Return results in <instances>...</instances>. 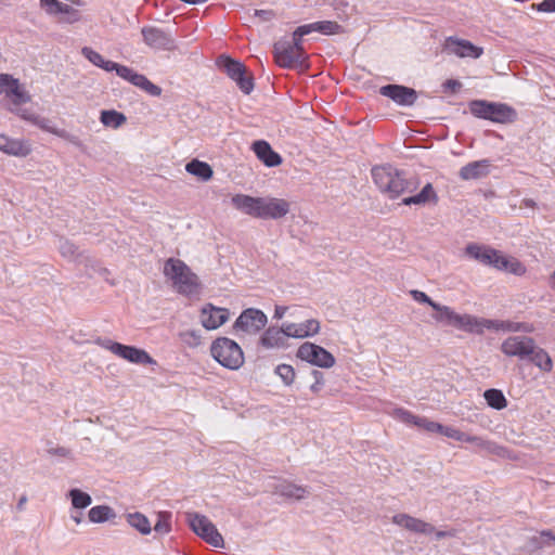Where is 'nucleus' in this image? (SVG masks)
I'll return each mask as SVG.
<instances>
[{"mask_svg":"<svg viewBox=\"0 0 555 555\" xmlns=\"http://www.w3.org/2000/svg\"><path fill=\"white\" fill-rule=\"evenodd\" d=\"M216 63L221 70L236 82L242 92L249 94L253 91V76L247 72V68L243 63L225 55H220Z\"/></svg>","mask_w":555,"mask_h":555,"instance_id":"nucleus-10","label":"nucleus"},{"mask_svg":"<svg viewBox=\"0 0 555 555\" xmlns=\"http://www.w3.org/2000/svg\"><path fill=\"white\" fill-rule=\"evenodd\" d=\"M287 335L284 332V323L280 328L269 327L260 337V344L264 348H284L286 347Z\"/></svg>","mask_w":555,"mask_h":555,"instance_id":"nucleus-29","label":"nucleus"},{"mask_svg":"<svg viewBox=\"0 0 555 555\" xmlns=\"http://www.w3.org/2000/svg\"><path fill=\"white\" fill-rule=\"evenodd\" d=\"M465 254L482 264L509 272L517 276H522L527 272L526 266L517 258L505 256L500 250L487 245L470 243L466 246Z\"/></svg>","mask_w":555,"mask_h":555,"instance_id":"nucleus-3","label":"nucleus"},{"mask_svg":"<svg viewBox=\"0 0 555 555\" xmlns=\"http://www.w3.org/2000/svg\"><path fill=\"white\" fill-rule=\"evenodd\" d=\"M141 33L144 42L153 49L170 51L176 48L175 40L157 27H143Z\"/></svg>","mask_w":555,"mask_h":555,"instance_id":"nucleus-20","label":"nucleus"},{"mask_svg":"<svg viewBox=\"0 0 555 555\" xmlns=\"http://www.w3.org/2000/svg\"><path fill=\"white\" fill-rule=\"evenodd\" d=\"M253 151L256 156L268 167H275L282 164V157L272 150L270 144L263 140L253 143Z\"/></svg>","mask_w":555,"mask_h":555,"instance_id":"nucleus-26","label":"nucleus"},{"mask_svg":"<svg viewBox=\"0 0 555 555\" xmlns=\"http://www.w3.org/2000/svg\"><path fill=\"white\" fill-rule=\"evenodd\" d=\"M231 202L237 210L257 219H281L291 210L289 202L278 197L235 194Z\"/></svg>","mask_w":555,"mask_h":555,"instance_id":"nucleus-2","label":"nucleus"},{"mask_svg":"<svg viewBox=\"0 0 555 555\" xmlns=\"http://www.w3.org/2000/svg\"><path fill=\"white\" fill-rule=\"evenodd\" d=\"M540 12H555V0H543L537 5Z\"/></svg>","mask_w":555,"mask_h":555,"instance_id":"nucleus-52","label":"nucleus"},{"mask_svg":"<svg viewBox=\"0 0 555 555\" xmlns=\"http://www.w3.org/2000/svg\"><path fill=\"white\" fill-rule=\"evenodd\" d=\"M371 176L377 189L390 199H396L405 192H413L416 189L405 178L403 171L389 164L373 166Z\"/></svg>","mask_w":555,"mask_h":555,"instance_id":"nucleus-4","label":"nucleus"},{"mask_svg":"<svg viewBox=\"0 0 555 555\" xmlns=\"http://www.w3.org/2000/svg\"><path fill=\"white\" fill-rule=\"evenodd\" d=\"M116 74L132 83L133 86L142 89L146 93L153 96H159L162 94V88L154 85L152 81H150L144 75L139 74L134 72L132 68L125 66V65H118L116 69Z\"/></svg>","mask_w":555,"mask_h":555,"instance_id":"nucleus-16","label":"nucleus"},{"mask_svg":"<svg viewBox=\"0 0 555 555\" xmlns=\"http://www.w3.org/2000/svg\"><path fill=\"white\" fill-rule=\"evenodd\" d=\"M301 26L297 27L296 30L293 33V43H289L291 47H297L299 48V52H305V49L302 47V37L307 34H301Z\"/></svg>","mask_w":555,"mask_h":555,"instance_id":"nucleus-51","label":"nucleus"},{"mask_svg":"<svg viewBox=\"0 0 555 555\" xmlns=\"http://www.w3.org/2000/svg\"><path fill=\"white\" fill-rule=\"evenodd\" d=\"M101 122L105 127L117 129L126 122V116L115 109L102 111L100 116Z\"/></svg>","mask_w":555,"mask_h":555,"instance_id":"nucleus-37","label":"nucleus"},{"mask_svg":"<svg viewBox=\"0 0 555 555\" xmlns=\"http://www.w3.org/2000/svg\"><path fill=\"white\" fill-rule=\"evenodd\" d=\"M306 52H299V48L289 43H276L274 46V61L283 68L308 67Z\"/></svg>","mask_w":555,"mask_h":555,"instance_id":"nucleus-13","label":"nucleus"},{"mask_svg":"<svg viewBox=\"0 0 555 555\" xmlns=\"http://www.w3.org/2000/svg\"><path fill=\"white\" fill-rule=\"evenodd\" d=\"M321 375H322V374H321L319 371H315V372H314V376H315V377H321Z\"/></svg>","mask_w":555,"mask_h":555,"instance_id":"nucleus-61","label":"nucleus"},{"mask_svg":"<svg viewBox=\"0 0 555 555\" xmlns=\"http://www.w3.org/2000/svg\"><path fill=\"white\" fill-rule=\"evenodd\" d=\"M384 411L386 414H388L392 418H395L401 423H404L406 425H413L415 417H416V415H414L409 410L400 408V406H395L391 403H388L385 406Z\"/></svg>","mask_w":555,"mask_h":555,"instance_id":"nucleus-35","label":"nucleus"},{"mask_svg":"<svg viewBox=\"0 0 555 555\" xmlns=\"http://www.w3.org/2000/svg\"><path fill=\"white\" fill-rule=\"evenodd\" d=\"M268 323L267 315L259 309L247 308L238 315L233 324V332L243 339L248 336H255L261 332Z\"/></svg>","mask_w":555,"mask_h":555,"instance_id":"nucleus-9","label":"nucleus"},{"mask_svg":"<svg viewBox=\"0 0 555 555\" xmlns=\"http://www.w3.org/2000/svg\"><path fill=\"white\" fill-rule=\"evenodd\" d=\"M185 170L190 175L195 176L203 181L210 180L214 173L211 167L207 163L201 162L198 159L189 162L185 165Z\"/></svg>","mask_w":555,"mask_h":555,"instance_id":"nucleus-34","label":"nucleus"},{"mask_svg":"<svg viewBox=\"0 0 555 555\" xmlns=\"http://www.w3.org/2000/svg\"><path fill=\"white\" fill-rule=\"evenodd\" d=\"M463 442L472 443L476 447V449L486 451L489 454H493L500 457H508V450L504 447H501L494 442L482 439L478 436H472L464 433Z\"/></svg>","mask_w":555,"mask_h":555,"instance_id":"nucleus-25","label":"nucleus"},{"mask_svg":"<svg viewBox=\"0 0 555 555\" xmlns=\"http://www.w3.org/2000/svg\"><path fill=\"white\" fill-rule=\"evenodd\" d=\"M57 248L61 255L68 260H74L77 256V247L67 240L61 238Z\"/></svg>","mask_w":555,"mask_h":555,"instance_id":"nucleus-47","label":"nucleus"},{"mask_svg":"<svg viewBox=\"0 0 555 555\" xmlns=\"http://www.w3.org/2000/svg\"><path fill=\"white\" fill-rule=\"evenodd\" d=\"M490 105L491 102L485 100H475L469 103V111L474 116L478 118L489 119Z\"/></svg>","mask_w":555,"mask_h":555,"instance_id":"nucleus-42","label":"nucleus"},{"mask_svg":"<svg viewBox=\"0 0 555 555\" xmlns=\"http://www.w3.org/2000/svg\"><path fill=\"white\" fill-rule=\"evenodd\" d=\"M443 49L448 53L454 54L462 59H479L483 53V49L481 47H477L470 41L466 39H460L457 37H448L444 40Z\"/></svg>","mask_w":555,"mask_h":555,"instance_id":"nucleus-15","label":"nucleus"},{"mask_svg":"<svg viewBox=\"0 0 555 555\" xmlns=\"http://www.w3.org/2000/svg\"><path fill=\"white\" fill-rule=\"evenodd\" d=\"M413 425L418 428H422L428 433H438L439 434L440 429H442V425L440 423H437V422L430 421L426 417H421L417 415L415 417Z\"/></svg>","mask_w":555,"mask_h":555,"instance_id":"nucleus-45","label":"nucleus"},{"mask_svg":"<svg viewBox=\"0 0 555 555\" xmlns=\"http://www.w3.org/2000/svg\"><path fill=\"white\" fill-rule=\"evenodd\" d=\"M439 434L457 441H462L464 438V433L452 426L442 425V429H440Z\"/></svg>","mask_w":555,"mask_h":555,"instance_id":"nucleus-50","label":"nucleus"},{"mask_svg":"<svg viewBox=\"0 0 555 555\" xmlns=\"http://www.w3.org/2000/svg\"><path fill=\"white\" fill-rule=\"evenodd\" d=\"M163 274L178 294L192 296L201 293L197 274L179 258L167 259L164 263Z\"/></svg>","mask_w":555,"mask_h":555,"instance_id":"nucleus-5","label":"nucleus"},{"mask_svg":"<svg viewBox=\"0 0 555 555\" xmlns=\"http://www.w3.org/2000/svg\"><path fill=\"white\" fill-rule=\"evenodd\" d=\"M115 512L107 505H96L89 509L88 517L91 522L100 524L115 518Z\"/></svg>","mask_w":555,"mask_h":555,"instance_id":"nucleus-36","label":"nucleus"},{"mask_svg":"<svg viewBox=\"0 0 555 555\" xmlns=\"http://www.w3.org/2000/svg\"><path fill=\"white\" fill-rule=\"evenodd\" d=\"M535 344V340L527 335H512L506 337L501 346L500 350L502 353L508 358H517L518 360H526L530 352L532 351V347Z\"/></svg>","mask_w":555,"mask_h":555,"instance_id":"nucleus-14","label":"nucleus"},{"mask_svg":"<svg viewBox=\"0 0 555 555\" xmlns=\"http://www.w3.org/2000/svg\"><path fill=\"white\" fill-rule=\"evenodd\" d=\"M321 324L318 319H308L301 323L284 322V332L287 337L304 339L320 333Z\"/></svg>","mask_w":555,"mask_h":555,"instance_id":"nucleus-18","label":"nucleus"},{"mask_svg":"<svg viewBox=\"0 0 555 555\" xmlns=\"http://www.w3.org/2000/svg\"><path fill=\"white\" fill-rule=\"evenodd\" d=\"M81 54L94 66L100 67L105 72H116L119 65L113 61L105 60L99 52L88 47L82 48Z\"/></svg>","mask_w":555,"mask_h":555,"instance_id":"nucleus-32","label":"nucleus"},{"mask_svg":"<svg viewBox=\"0 0 555 555\" xmlns=\"http://www.w3.org/2000/svg\"><path fill=\"white\" fill-rule=\"evenodd\" d=\"M26 502V498L23 496L18 502V508H22L23 504Z\"/></svg>","mask_w":555,"mask_h":555,"instance_id":"nucleus-60","label":"nucleus"},{"mask_svg":"<svg viewBox=\"0 0 555 555\" xmlns=\"http://www.w3.org/2000/svg\"><path fill=\"white\" fill-rule=\"evenodd\" d=\"M550 287L552 289H555V270L552 272V274L550 276Z\"/></svg>","mask_w":555,"mask_h":555,"instance_id":"nucleus-59","label":"nucleus"},{"mask_svg":"<svg viewBox=\"0 0 555 555\" xmlns=\"http://www.w3.org/2000/svg\"><path fill=\"white\" fill-rule=\"evenodd\" d=\"M455 533H456L455 530L441 531V530H436V529H435V532H433V534H435L438 539H441L444 537H455Z\"/></svg>","mask_w":555,"mask_h":555,"instance_id":"nucleus-56","label":"nucleus"},{"mask_svg":"<svg viewBox=\"0 0 555 555\" xmlns=\"http://www.w3.org/2000/svg\"><path fill=\"white\" fill-rule=\"evenodd\" d=\"M379 93L400 105H412L417 98L414 89L400 85L384 86L379 89Z\"/></svg>","mask_w":555,"mask_h":555,"instance_id":"nucleus-22","label":"nucleus"},{"mask_svg":"<svg viewBox=\"0 0 555 555\" xmlns=\"http://www.w3.org/2000/svg\"><path fill=\"white\" fill-rule=\"evenodd\" d=\"M288 308L285 306H275L274 319L281 320L287 312Z\"/></svg>","mask_w":555,"mask_h":555,"instance_id":"nucleus-55","label":"nucleus"},{"mask_svg":"<svg viewBox=\"0 0 555 555\" xmlns=\"http://www.w3.org/2000/svg\"><path fill=\"white\" fill-rule=\"evenodd\" d=\"M435 313L433 318L443 325H450L457 330L482 334L485 328L503 331L509 333H527L531 334L534 332V326L532 323L528 322H514V321H500V320H490L483 318H477L472 314H460L455 312L449 306H443L438 304L434 306Z\"/></svg>","mask_w":555,"mask_h":555,"instance_id":"nucleus-1","label":"nucleus"},{"mask_svg":"<svg viewBox=\"0 0 555 555\" xmlns=\"http://www.w3.org/2000/svg\"><path fill=\"white\" fill-rule=\"evenodd\" d=\"M210 353L219 364L229 370H238L245 361L240 345L228 337L215 339L210 346Z\"/></svg>","mask_w":555,"mask_h":555,"instance_id":"nucleus-7","label":"nucleus"},{"mask_svg":"<svg viewBox=\"0 0 555 555\" xmlns=\"http://www.w3.org/2000/svg\"><path fill=\"white\" fill-rule=\"evenodd\" d=\"M96 345L111 351L118 358H121L130 363L155 365L156 361L144 350L134 346L122 345L107 338L96 339Z\"/></svg>","mask_w":555,"mask_h":555,"instance_id":"nucleus-8","label":"nucleus"},{"mask_svg":"<svg viewBox=\"0 0 555 555\" xmlns=\"http://www.w3.org/2000/svg\"><path fill=\"white\" fill-rule=\"evenodd\" d=\"M186 520L190 528L205 542L215 547L223 546L222 535L206 516L198 513H188Z\"/></svg>","mask_w":555,"mask_h":555,"instance_id":"nucleus-11","label":"nucleus"},{"mask_svg":"<svg viewBox=\"0 0 555 555\" xmlns=\"http://www.w3.org/2000/svg\"><path fill=\"white\" fill-rule=\"evenodd\" d=\"M296 357L321 369H331L336 363L335 357L330 351L310 341H306L298 347Z\"/></svg>","mask_w":555,"mask_h":555,"instance_id":"nucleus-12","label":"nucleus"},{"mask_svg":"<svg viewBox=\"0 0 555 555\" xmlns=\"http://www.w3.org/2000/svg\"><path fill=\"white\" fill-rule=\"evenodd\" d=\"M179 337L183 344L189 347H197L201 344V335L194 330H186L179 334Z\"/></svg>","mask_w":555,"mask_h":555,"instance_id":"nucleus-48","label":"nucleus"},{"mask_svg":"<svg viewBox=\"0 0 555 555\" xmlns=\"http://www.w3.org/2000/svg\"><path fill=\"white\" fill-rule=\"evenodd\" d=\"M128 524L135 528L142 534H149L152 531L151 522L147 517L141 513H131L127 515Z\"/></svg>","mask_w":555,"mask_h":555,"instance_id":"nucleus-38","label":"nucleus"},{"mask_svg":"<svg viewBox=\"0 0 555 555\" xmlns=\"http://www.w3.org/2000/svg\"><path fill=\"white\" fill-rule=\"evenodd\" d=\"M0 151L9 156L24 158L30 155L33 149L28 140L0 133Z\"/></svg>","mask_w":555,"mask_h":555,"instance_id":"nucleus-21","label":"nucleus"},{"mask_svg":"<svg viewBox=\"0 0 555 555\" xmlns=\"http://www.w3.org/2000/svg\"><path fill=\"white\" fill-rule=\"evenodd\" d=\"M321 388V382L319 379H317V382L311 385V391L313 392H318Z\"/></svg>","mask_w":555,"mask_h":555,"instance_id":"nucleus-58","label":"nucleus"},{"mask_svg":"<svg viewBox=\"0 0 555 555\" xmlns=\"http://www.w3.org/2000/svg\"><path fill=\"white\" fill-rule=\"evenodd\" d=\"M40 8L48 15L64 14L66 17L64 22L76 23L80 20L79 12L68 4L62 3L59 0H40Z\"/></svg>","mask_w":555,"mask_h":555,"instance_id":"nucleus-23","label":"nucleus"},{"mask_svg":"<svg viewBox=\"0 0 555 555\" xmlns=\"http://www.w3.org/2000/svg\"><path fill=\"white\" fill-rule=\"evenodd\" d=\"M154 530L160 534H167L171 531V513L159 512Z\"/></svg>","mask_w":555,"mask_h":555,"instance_id":"nucleus-43","label":"nucleus"},{"mask_svg":"<svg viewBox=\"0 0 555 555\" xmlns=\"http://www.w3.org/2000/svg\"><path fill=\"white\" fill-rule=\"evenodd\" d=\"M275 373L281 377L285 385H292L295 379V370L289 364H280L275 369Z\"/></svg>","mask_w":555,"mask_h":555,"instance_id":"nucleus-46","label":"nucleus"},{"mask_svg":"<svg viewBox=\"0 0 555 555\" xmlns=\"http://www.w3.org/2000/svg\"><path fill=\"white\" fill-rule=\"evenodd\" d=\"M537 203L531 198H525L521 201L520 207L535 208Z\"/></svg>","mask_w":555,"mask_h":555,"instance_id":"nucleus-57","label":"nucleus"},{"mask_svg":"<svg viewBox=\"0 0 555 555\" xmlns=\"http://www.w3.org/2000/svg\"><path fill=\"white\" fill-rule=\"evenodd\" d=\"M526 360L532 363L543 374H548L554 369V361L551 354L544 348L538 346L537 343L533 345L532 351Z\"/></svg>","mask_w":555,"mask_h":555,"instance_id":"nucleus-24","label":"nucleus"},{"mask_svg":"<svg viewBox=\"0 0 555 555\" xmlns=\"http://www.w3.org/2000/svg\"><path fill=\"white\" fill-rule=\"evenodd\" d=\"M255 15L259 16L263 21H270L273 17V12L266 10H256Z\"/></svg>","mask_w":555,"mask_h":555,"instance_id":"nucleus-54","label":"nucleus"},{"mask_svg":"<svg viewBox=\"0 0 555 555\" xmlns=\"http://www.w3.org/2000/svg\"><path fill=\"white\" fill-rule=\"evenodd\" d=\"M410 295L412 296V298L415 301H417L420 304H427L433 309H434V306L438 305V302L431 300V298L429 296H427L424 292H421L417 289H412V291H410Z\"/></svg>","mask_w":555,"mask_h":555,"instance_id":"nucleus-49","label":"nucleus"},{"mask_svg":"<svg viewBox=\"0 0 555 555\" xmlns=\"http://www.w3.org/2000/svg\"><path fill=\"white\" fill-rule=\"evenodd\" d=\"M18 117L22 118L23 120L29 121V122L38 126L40 129H42L44 131L60 135V132L56 129L48 126L47 119L41 118L40 116H38L36 113H34L33 111H30L28 108H25L23 112H21Z\"/></svg>","mask_w":555,"mask_h":555,"instance_id":"nucleus-40","label":"nucleus"},{"mask_svg":"<svg viewBox=\"0 0 555 555\" xmlns=\"http://www.w3.org/2000/svg\"><path fill=\"white\" fill-rule=\"evenodd\" d=\"M391 521L395 525L413 533L429 535L435 532V527L431 524L405 513L393 515Z\"/></svg>","mask_w":555,"mask_h":555,"instance_id":"nucleus-19","label":"nucleus"},{"mask_svg":"<svg viewBox=\"0 0 555 555\" xmlns=\"http://www.w3.org/2000/svg\"><path fill=\"white\" fill-rule=\"evenodd\" d=\"M275 490L280 495L295 500H301L307 494L305 487L285 480L276 485Z\"/></svg>","mask_w":555,"mask_h":555,"instance_id":"nucleus-33","label":"nucleus"},{"mask_svg":"<svg viewBox=\"0 0 555 555\" xmlns=\"http://www.w3.org/2000/svg\"><path fill=\"white\" fill-rule=\"evenodd\" d=\"M74 520H75L76 524L80 522V518L79 517H74Z\"/></svg>","mask_w":555,"mask_h":555,"instance_id":"nucleus-62","label":"nucleus"},{"mask_svg":"<svg viewBox=\"0 0 555 555\" xmlns=\"http://www.w3.org/2000/svg\"><path fill=\"white\" fill-rule=\"evenodd\" d=\"M490 172V162L481 159L468 163L463 166L459 172L462 180H475L486 177Z\"/></svg>","mask_w":555,"mask_h":555,"instance_id":"nucleus-28","label":"nucleus"},{"mask_svg":"<svg viewBox=\"0 0 555 555\" xmlns=\"http://www.w3.org/2000/svg\"><path fill=\"white\" fill-rule=\"evenodd\" d=\"M517 118V112L512 106L504 103L491 102L489 119L498 124H509Z\"/></svg>","mask_w":555,"mask_h":555,"instance_id":"nucleus-27","label":"nucleus"},{"mask_svg":"<svg viewBox=\"0 0 555 555\" xmlns=\"http://www.w3.org/2000/svg\"><path fill=\"white\" fill-rule=\"evenodd\" d=\"M444 91L456 92L461 89L462 83L455 79H448L442 85Z\"/></svg>","mask_w":555,"mask_h":555,"instance_id":"nucleus-53","label":"nucleus"},{"mask_svg":"<svg viewBox=\"0 0 555 555\" xmlns=\"http://www.w3.org/2000/svg\"><path fill=\"white\" fill-rule=\"evenodd\" d=\"M487 404L495 410H503L507 406V400L503 392L499 389H488L483 393Z\"/></svg>","mask_w":555,"mask_h":555,"instance_id":"nucleus-39","label":"nucleus"},{"mask_svg":"<svg viewBox=\"0 0 555 555\" xmlns=\"http://www.w3.org/2000/svg\"><path fill=\"white\" fill-rule=\"evenodd\" d=\"M550 541L555 543V533H553L551 530H543L539 533V535H534L530 539V544L533 550H539L548 545Z\"/></svg>","mask_w":555,"mask_h":555,"instance_id":"nucleus-44","label":"nucleus"},{"mask_svg":"<svg viewBox=\"0 0 555 555\" xmlns=\"http://www.w3.org/2000/svg\"><path fill=\"white\" fill-rule=\"evenodd\" d=\"M72 500V505L75 508H86L91 504V496L79 489H72L68 493Z\"/></svg>","mask_w":555,"mask_h":555,"instance_id":"nucleus-41","label":"nucleus"},{"mask_svg":"<svg viewBox=\"0 0 555 555\" xmlns=\"http://www.w3.org/2000/svg\"><path fill=\"white\" fill-rule=\"evenodd\" d=\"M318 31L322 35L331 36L344 33L343 26L334 21H320L306 25H301V34H311Z\"/></svg>","mask_w":555,"mask_h":555,"instance_id":"nucleus-30","label":"nucleus"},{"mask_svg":"<svg viewBox=\"0 0 555 555\" xmlns=\"http://www.w3.org/2000/svg\"><path fill=\"white\" fill-rule=\"evenodd\" d=\"M0 98L7 108L17 116L25 109L23 105L31 101V95L24 85L12 75L3 73H0Z\"/></svg>","mask_w":555,"mask_h":555,"instance_id":"nucleus-6","label":"nucleus"},{"mask_svg":"<svg viewBox=\"0 0 555 555\" xmlns=\"http://www.w3.org/2000/svg\"><path fill=\"white\" fill-rule=\"evenodd\" d=\"M438 202V195L431 183H427L420 193L413 196L404 197L402 204L410 205H425L428 203L436 204Z\"/></svg>","mask_w":555,"mask_h":555,"instance_id":"nucleus-31","label":"nucleus"},{"mask_svg":"<svg viewBox=\"0 0 555 555\" xmlns=\"http://www.w3.org/2000/svg\"><path fill=\"white\" fill-rule=\"evenodd\" d=\"M201 324L208 331L216 330L223 325L230 319V311L227 308L216 307L212 304H206L201 309Z\"/></svg>","mask_w":555,"mask_h":555,"instance_id":"nucleus-17","label":"nucleus"}]
</instances>
